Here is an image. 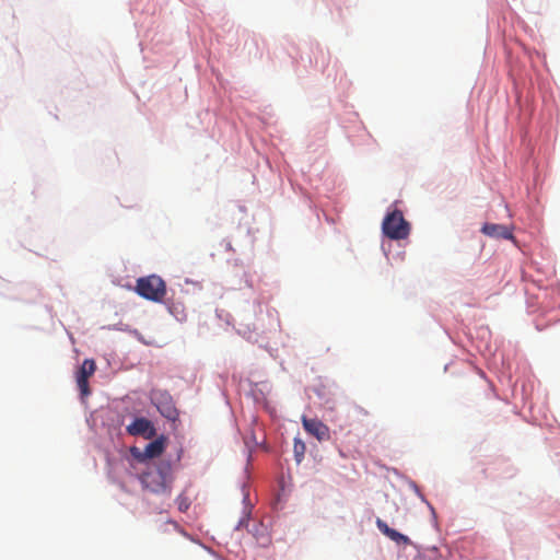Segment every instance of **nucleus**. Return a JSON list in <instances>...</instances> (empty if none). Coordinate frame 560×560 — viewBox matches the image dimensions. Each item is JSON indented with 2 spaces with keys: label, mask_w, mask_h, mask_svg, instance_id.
Returning <instances> with one entry per match:
<instances>
[{
  "label": "nucleus",
  "mask_w": 560,
  "mask_h": 560,
  "mask_svg": "<svg viewBox=\"0 0 560 560\" xmlns=\"http://www.w3.org/2000/svg\"><path fill=\"white\" fill-rule=\"evenodd\" d=\"M185 509H188V505H185V503L179 504V510L184 511Z\"/></svg>",
  "instance_id": "4468645a"
},
{
  "label": "nucleus",
  "mask_w": 560,
  "mask_h": 560,
  "mask_svg": "<svg viewBox=\"0 0 560 560\" xmlns=\"http://www.w3.org/2000/svg\"><path fill=\"white\" fill-rule=\"evenodd\" d=\"M185 509H188V505H185V503L179 504V510L184 511Z\"/></svg>",
  "instance_id": "ddd939ff"
},
{
  "label": "nucleus",
  "mask_w": 560,
  "mask_h": 560,
  "mask_svg": "<svg viewBox=\"0 0 560 560\" xmlns=\"http://www.w3.org/2000/svg\"><path fill=\"white\" fill-rule=\"evenodd\" d=\"M295 453L299 454L300 452L303 453L304 450H305V446L304 444H301L300 447L298 446V444H295Z\"/></svg>",
  "instance_id": "f8f14e48"
},
{
  "label": "nucleus",
  "mask_w": 560,
  "mask_h": 560,
  "mask_svg": "<svg viewBox=\"0 0 560 560\" xmlns=\"http://www.w3.org/2000/svg\"><path fill=\"white\" fill-rule=\"evenodd\" d=\"M126 431L132 436H142L144 439H152L156 434L153 423L143 417L136 418L127 425Z\"/></svg>",
  "instance_id": "39448f33"
},
{
  "label": "nucleus",
  "mask_w": 560,
  "mask_h": 560,
  "mask_svg": "<svg viewBox=\"0 0 560 560\" xmlns=\"http://www.w3.org/2000/svg\"><path fill=\"white\" fill-rule=\"evenodd\" d=\"M164 451V439L159 438L154 441L150 442L142 452H140L138 448H132V454L136 458H138L140 462L145 459H151L160 456Z\"/></svg>",
  "instance_id": "6e6552de"
},
{
  "label": "nucleus",
  "mask_w": 560,
  "mask_h": 560,
  "mask_svg": "<svg viewBox=\"0 0 560 560\" xmlns=\"http://www.w3.org/2000/svg\"><path fill=\"white\" fill-rule=\"evenodd\" d=\"M481 232L490 237L512 240L513 234L511 229L503 224L486 223L481 228Z\"/></svg>",
  "instance_id": "9d476101"
},
{
  "label": "nucleus",
  "mask_w": 560,
  "mask_h": 560,
  "mask_svg": "<svg viewBox=\"0 0 560 560\" xmlns=\"http://www.w3.org/2000/svg\"><path fill=\"white\" fill-rule=\"evenodd\" d=\"M96 364L92 359H85L77 373V384L82 396L90 395L89 378L95 373Z\"/></svg>",
  "instance_id": "0eeeda50"
},
{
  "label": "nucleus",
  "mask_w": 560,
  "mask_h": 560,
  "mask_svg": "<svg viewBox=\"0 0 560 560\" xmlns=\"http://www.w3.org/2000/svg\"><path fill=\"white\" fill-rule=\"evenodd\" d=\"M185 509H188V505H185V503L179 504V510L184 511Z\"/></svg>",
  "instance_id": "2eb2a0df"
},
{
  "label": "nucleus",
  "mask_w": 560,
  "mask_h": 560,
  "mask_svg": "<svg viewBox=\"0 0 560 560\" xmlns=\"http://www.w3.org/2000/svg\"><path fill=\"white\" fill-rule=\"evenodd\" d=\"M140 482L148 491L168 498L171 495L173 482L171 464L160 463L150 466L141 474Z\"/></svg>",
  "instance_id": "f257e3e1"
},
{
  "label": "nucleus",
  "mask_w": 560,
  "mask_h": 560,
  "mask_svg": "<svg viewBox=\"0 0 560 560\" xmlns=\"http://www.w3.org/2000/svg\"><path fill=\"white\" fill-rule=\"evenodd\" d=\"M376 526L380 532L388 537L390 540L395 541L397 545H409L410 539L406 535L390 528L386 522L381 518L376 520Z\"/></svg>",
  "instance_id": "1a4fd4ad"
},
{
  "label": "nucleus",
  "mask_w": 560,
  "mask_h": 560,
  "mask_svg": "<svg viewBox=\"0 0 560 560\" xmlns=\"http://www.w3.org/2000/svg\"><path fill=\"white\" fill-rule=\"evenodd\" d=\"M382 230L390 240H404L409 235L410 226L402 212L396 209L384 218Z\"/></svg>",
  "instance_id": "7ed1b4c3"
},
{
  "label": "nucleus",
  "mask_w": 560,
  "mask_h": 560,
  "mask_svg": "<svg viewBox=\"0 0 560 560\" xmlns=\"http://www.w3.org/2000/svg\"><path fill=\"white\" fill-rule=\"evenodd\" d=\"M136 292L149 301L162 302L166 294V284L161 277L151 275L137 280Z\"/></svg>",
  "instance_id": "f03ea898"
},
{
  "label": "nucleus",
  "mask_w": 560,
  "mask_h": 560,
  "mask_svg": "<svg viewBox=\"0 0 560 560\" xmlns=\"http://www.w3.org/2000/svg\"><path fill=\"white\" fill-rule=\"evenodd\" d=\"M302 424L304 430L315 436L319 442L328 441L330 439L329 428L318 419L302 417Z\"/></svg>",
  "instance_id": "423d86ee"
},
{
  "label": "nucleus",
  "mask_w": 560,
  "mask_h": 560,
  "mask_svg": "<svg viewBox=\"0 0 560 560\" xmlns=\"http://www.w3.org/2000/svg\"><path fill=\"white\" fill-rule=\"evenodd\" d=\"M295 453L299 454L300 452L303 453L304 450H305V446L304 444H301L300 447L298 446V444H295Z\"/></svg>",
  "instance_id": "9b49d317"
},
{
  "label": "nucleus",
  "mask_w": 560,
  "mask_h": 560,
  "mask_svg": "<svg viewBox=\"0 0 560 560\" xmlns=\"http://www.w3.org/2000/svg\"><path fill=\"white\" fill-rule=\"evenodd\" d=\"M151 401L155 405L160 413L170 421L178 420V410L172 397L164 392H153L151 394Z\"/></svg>",
  "instance_id": "20e7f679"
}]
</instances>
